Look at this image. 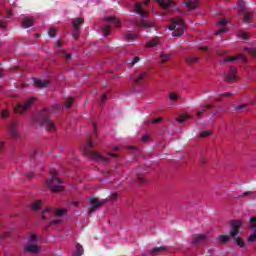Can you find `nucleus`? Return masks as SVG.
I'll return each mask as SVG.
<instances>
[{"label": "nucleus", "mask_w": 256, "mask_h": 256, "mask_svg": "<svg viewBox=\"0 0 256 256\" xmlns=\"http://www.w3.org/2000/svg\"><path fill=\"white\" fill-rule=\"evenodd\" d=\"M102 33L103 35H105V37H107V35H110L111 33V26L109 25H105L102 27Z\"/></svg>", "instance_id": "393cba45"}, {"label": "nucleus", "mask_w": 256, "mask_h": 256, "mask_svg": "<svg viewBox=\"0 0 256 256\" xmlns=\"http://www.w3.org/2000/svg\"><path fill=\"white\" fill-rule=\"evenodd\" d=\"M167 247L161 246V247H155L150 251V254L155 255L156 253H161V251H166Z\"/></svg>", "instance_id": "4be33fe9"}, {"label": "nucleus", "mask_w": 256, "mask_h": 256, "mask_svg": "<svg viewBox=\"0 0 256 256\" xmlns=\"http://www.w3.org/2000/svg\"><path fill=\"white\" fill-rule=\"evenodd\" d=\"M161 121H163V118L159 117V118L153 119L151 121H148L147 123H153L154 125H157V124L161 123Z\"/></svg>", "instance_id": "ea45409f"}, {"label": "nucleus", "mask_w": 256, "mask_h": 256, "mask_svg": "<svg viewBox=\"0 0 256 256\" xmlns=\"http://www.w3.org/2000/svg\"><path fill=\"white\" fill-rule=\"evenodd\" d=\"M9 114H10V112L8 109L2 110L0 113V115L3 119H7V117H9Z\"/></svg>", "instance_id": "e433bc0d"}, {"label": "nucleus", "mask_w": 256, "mask_h": 256, "mask_svg": "<svg viewBox=\"0 0 256 256\" xmlns=\"http://www.w3.org/2000/svg\"><path fill=\"white\" fill-rule=\"evenodd\" d=\"M143 79H145V73H139L138 77L134 81L137 85H139Z\"/></svg>", "instance_id": "c756f323"}, {"label": "nucleus", "mask_w": 256, "mask_h": 256, "mask_svg": "<svg viewBox=\"0 0 256 256\" xmlns=\"http://www.w3.org/2000/svg\"><path fill=\"white\" fill-rule=\"evenodd\" d=\"M106 101H107V96L106 95L102 96V104L105 103Z\"/></svg>", "instance_id": "774afa93"}, {"label": "nucleus", "mask_w": 256, "mask_h": 256, "mask_svg": "<svg viewBox=\"0 0 256 256\" xmlns=\"http://www.w3.org/2000/svg\"><path fill=\"white\" fill-rule=\"evenodd\" d=\"M199 57H193V56H186L185 61L187 65H195V63H199Z\"/></svg>", "instance_id": "6ab92c4d"}, {"label": "nucleus", "mask_w": 256, "mask_h": 256, "mask_svg": "<svg viewBox=\"0 0 256 256\" xmlns=\"http://www.w3.org/2000/svg\"><path fill=\"white\" fill-rule=\"evenodd\" d=\"M34 84L36 87H41L42 89H45V87H48L49 80H40V79H34Z\"/></svg>", "instance_id": "dca6fc26"}, {"label": "nucleus", "mask_w": 256, "mask_h": 256, "mask_svg": "<svg viewBox=\"0 0 256 256\" xmlns=\"http://www.w3.org/2000/svg\"><path fill=\"white\" fill-rule=\"evenodd\" d=\"M157 45H159V41L151 40L150 42H148L147 47H157Z\"/></svg>", "instance_id": "4c0bfd02"}, {"label": "nucleus", "mask_w": 256, "mask_h": 256, "mask_svg": "<svg viewBox=\"0 0 256 256\" xmlns=\"http://www.w3.org/2000/svg\"><path fill=\"white\" fill-rule=\"evenodd\" d=\"M7 237H9L8 232L0 233V239H7Z\"/></svg>", "instance_id": "603ef678"}, {"label": "nucleus", "mask_w": 256, "mask_h": 256, "mask_svg": "<svg viewBox=\"0 0 256 256\" xmlns=\"http://www.w3.org/2000/svg\"><path fill=\"white\" fill-rule=\"evenodd\" d=\"M54 47H63V42L57 41V43L54 44Z\"/></svg>", "instance_id": "4d7b16f0"}, {"label": "nucleus", "mask_w": 256, "mask_h": 256, "mask_svg": "<svg viewBox=\"0 0 256 256\" xmlns=\"http://www.w3.org/2000/svg\"><path fill=\"white\" fill-rule=\"evenodd\" d=\"M41 203H42L41 200L34 202L31 206L32 211H39L41 209Z\"/></svg>", "instance_id": "b1692460"}, {"label": "nucleus", "mask_w": 256, "mask_h": 256, "mask_svg": "<svg viewBox=\"0 0 256 256\" xmlns=\"http://www.w3.org/2000/svg\"><path fill=\"white\" fill-rule=\"evenodd\" d=\"M126 39H130L131 41H133V39H137V35L128 33L126 34Z\"/></svg>", "instance_id": "49530a36"}, {"label": "nucleus", "mask_w": 256, "mask_h": 256, "mask_svg": "<svg viewBox=\"0 0 256 256\" xmlns=\"http://www.w3.org/2000/svg\"><path fill=\"white\" fill-rule=\"evenodd\" d=\"M30 241H32V242L37 241V236H35V234L31 235L30 236Z\"/></svg>", "instance_id": "13d9d810"}, {"label": "nucleus", "mask_w": 256, "mask_h": 256, "mask_svg": "<svg viewBox=\"0 0 256 256\" xmlns=\"http://www.w3.org/2000/svg\"><path fill=\"white\" fill-rule=\"evenodd\" d=\"M228 21L227 19H221L219 22H218V25H223L225 27V25H227Z\"/></svg>", "instance_id": "864d4df0"}, {"label": "nucleus", "mask_w": 256, "mask_h": 256, "mask_svg": "<svg viewBox=\"0 0 256 256\" xmlns=\"http://www.w3.org/2000/svg\"><path fill=\"white\" fill-rule=\"evenodd\" d=\"M73 38L79 39V29H74Z\"/></svg>", "instance_id": "3c124183"}, {"label": "nucleus", "mask_w": 256, "mask_h": 256, "mask_svg": "<svg viewBox=\"0 0 256 256\" xmlns=\"http://www.w3.org/2000/svg\"><path fill=\"white\" fill-rule=\"evenodd\" d=\"M6 17H7L8 19H9L10 17H13V12H12L11 10H9V11L7 12Z\"/></svg>", "instance_id": "680f3d73"}, {"label": "nucleus", "mask_w": 256, "mask_h": 256, "mask_svg": "<svg viewBox=\"0 0 256 256\" xmlns=\"http://www.w3.org/2000/svg\"><path fill=\"white\" fill-rule=\"evenodd\" d=\"M85 23V20L83 18H76L74 20H72V25H73V28L76 29H79V27H81L83 24Z\"/></svg>", "instance_id": "f3484780"}, {"label": "nucleus", "mask_w": 256, "mask_h": 256, "mask_svg": "<svg viewBox=\"0 0 256 256\" xmlns=\"http://www.w3.org/2000/svg\"><path fill=\"white\" fill-rule=\"evenodd\" d=\"M118 197H119V193L118 192H114L111 195L110 199H111V201H117Z\"/></svg>", "instance_id": "09e8293b"}, {"label": "nucleus", "mask_w": 256, "mask_h": 256, "mask_svg": "<svg viewBox=\"0 0 256 256\" xmlns=\"http://www.w3.org/2000/svg\"><path fill=\"white\" fill-rule=\"evenodd\" d=\"M47 213H51V208H46L43 212H42V219H47Z\"/></svg>", "instance_id": "79ce46f5"}, {"label": "nucleus", "mask_w": 256, "mask_h": 256, "mask_svg": "<svg viewBox=\"0 0 256 256\" xmlns=\"http://www.w3.org/2000/svg\"><path fill=\"white\" fill-rule=\"evenodd\" d=\"M191 116L188 114H183L180 117L176 118V121H178V123H181L182 125L185 124V119H190Z\"/></svg>", "instance_id": "5701e85b"}, {"label": "nucleus", "mask_w": 256, "mask_h": 256, "mask_svg": "<svg viewBox=\"0 0 256 256\" xmlns=\"http://www.w3.org/2000/svg\"><path fill=\"white\" fill-rule=\"evenodd\" d=\"M238 7H239V11H241V13H244V11L246 9L245 2L240 1L238 4Z\"/></svg>", "instance_id": "58836bf2"}, {"label": "nucleus", "mask_w": 256, "mask_h": 256, "mask_svg": "<svg viewBox=\"0 0 256 256\" xmlns=\"http://www.w3.org/2000/svg\"><path fill=\"white\" fill-rule=\"evenodd\" d=\"M3 147H5V142H0V152L3 153Z\"/></svg>", "instance_id": "e2e57ef3"}, {"label": "nucleus", "mask_w": 256, "mask_h": 256, "mask_svg": "<svg viewBox=\"0 0 256 256\" xmlns=\"http://www.w3.org/2000/svg\"><path fill=\"white\" fill-rule=\"evenodd\" d=\"M48 35H49V37H55V35H57V29L50 28Z\"/></svg>", "instance_id": "a19ab883"}, {"label": "nucleus", "mask_w": 256, "mask_h": 256, "mask_svg": "<svg viewBox=\"0 0 256 256\" xmlns=\"http://www.w3.org/2000/svg\"><path fill=\"white\" fill-rule=\"evenodd\" d=\"M33 23H35V18L31 16H25L22 21V25L24 29H29V27H33Z\"/></svg>", "instance_id": "4468645a"}, {"label": "nucleus", "mask_w": 256, "mask_h": 256, "mask_svg": "<svg viewBox=\"0 0 256 256\" xmlns=\"http://www.w3.org/2000/svg\"><path fill=\"white\" fill-rule=\"evenodd\" d=\"M248 104H240L238 106L235 107V111L237 113H243V109H245L247 107Z\"/></svg>", "instance_id": "c85d7f7f"}, {"label": "nucleus", "mask_w": 256, "mask_h": 256, "mask_svg": "<svg viewBox=\"0 0 256 256\" xmlns=\"http://www.w3.org/2000/svg\"><path fill=\"white\" fill-rule=\"evenodd\" d=\"M51 178L46 180V185L54 193H59L63 191V180L57 177V172H50Z\"/></svg>", "instance_id": "423d86ee"}, {"label": "nucleus", "mask_w": 256, "mask_h": 256, "mask_svg": "<svg viewBox=\"0 0 256 256\" xmlns=\"http://www.w3.org/2000/svg\"><path fill=\"white\" fill-rule=\"evenodd\" d=\"M105 203H107V200L99 201L97 198H90L89 205L91 209L89 210L88 214L92 215V213H95V211H97L99 207H102V205H105Z\"/></svg>", "instance_id": "0eeeda50"}, {"label": "nucleus", "mask_w": 256, "mask_h": 256, "mask_svg": "<svg viewBox=\"0 0 256 256\" xmlns=\"http://www.w3.org/2000/svg\"><path fill=\"white\" fill-rule=\"evenodd\" d=\"M196 116H198V117H203V112H202V110L199 111V112H197V113H196Z\"/></svg>", "instance_id": "338daca9"}, {"label": "nucleus", "mask_w": 256, "mask_h": 256, "mask_svg": "<svg viewBox=\"0 0 256 256\" xmlns=\"http://www.w3.org/2000/svg\"><path fill=\"white\" fill-rule=\"evenodd\" d=\"M142 141H143V143H147V141H149V135H143Z\"/></svg>", "instance_id": "6e6d98bb"}, {"label": "nucleus", "mask_w": 256, "mask_h": 256, "mask_svg": "<svg viewBox=\"0 0 256 256\" xmlns=\"http://www.w3.org/2000/svg\"><path fill=\"white\" fill-rule=\"evenodd\" d=\"M250 21H251V13H249V12L245 13L244 18H243V22L247 24V23H250Z\"/></svg>", "instance_id": "f704fd0d"}, {"label": "nucleus", "mask_w": 256, "mask_h": 256, "mask_svg": "<svg viewBox=\"0 0 256 256\" xmlns=\"http://www.w3.org/2000/svg\"><path fill=\"white\" fill-rule=\"evenodd\" d=\"M66 61H71V59L73 58V56L71 54H67V52L62 51Z\"/></svg>", "instance_id": "de8ad7c7"}, {"label": "nucleus", "mask_w": 256, "mask_h": 256, "mask_svg": "<svg viewBox=\"0 0 256 256\" xmlns=\"http://www.w3.org/2000/svg\"><path fill=\"white\" fill-rule=\"evenodd\" d=\"M169 57H171V55H169V54H161L160 55V59H161V61H160V63L161 64H165V63H167V59H169Z\"/></svg>", "instance_id": "cd10ccee"}, {"label": "nucleus", "mask_w": 256, "mask_h": 256, "mask_svg": "<svg viewBox=\"0 0 256 256\" xmlns=\"http://www.w3.org/2000/svg\"><path fill=\"white\" fill-rule=\"evenodd\" d=\"M232 95H233V93H231V92H225V93L220 94V97H231Z\"/></svg>", "instance_id": "5fc2aeb1"}, {"label": "nucleus", "mask_w": 256, "mask_h": 256, "mask_svg": "<svg viewBox=\"0 0 256 256\" xmlns=\"http://www.w3.org/2000/svg\"><path fill=\"white\" fill-rule=\"evenodd\" d=\"M81 255H83V246L81 244H77L75 256H81Z\"/></svg>", "instance_id": "bb28decb"}, {"label": "nucleus", "mask_w": 256, "mask_h": 256, "mask_svg": "<svg viewBox=\"0 0 256 256\" xmlns=\"http://www.w3.org/2000/svg\"><path fill=\"white\" fill-rule=\"evenodd\" d=\"M9 132L12 139H19V124L17 122H11L9 124Z\"/></svg>", "instance_id": "9d476101"}, {"label": "nucleus", "mask_w": 256, "mask_h": 256, "mask_svg": "<svg viewBox=\"0 0 256 256\" xmlns=\"http://www.w3.org/2000/svg\"><path fill=\"white\" fill-rule=\"evenodd\" d=\"M200 51H209V48L207 46H202L199 48Z\"/></svg>", "instance_id": "052dcab7"}, {"label": "nucleus", "mask_w": 256, "mask_h": 256, "mask_svg": "<svg viewBox=\"0 0 256 256\" xmlns=\"http://www.w3.org/2000/svg\"><path fill=\"white\" fill-rule=\"evenodd\" d=\"M185 27V21H183V19H181L180 17H176L172 20V23L169 26V30L173 31V37H181L183 33H185Z\"/></svg>", "instance_id": "39448f33"}, {"label": "nucleus", "mask_w": 256, "mask_h": 256, "mask_svg": "<svg viewBox=\"0 0 256 256\" xmlns=\"http://www.w3.org/2000/svg\"><path fill=\"white\" fill-rule=\"evenodd\" d=\"M156 2L163 7V9H171V7H175V2L173 0H156Z\"/></svg>", "instance_id": "ddd939ff"}, {"label": "nucleus", "mask_w": 256, "mask_h": 256, "mask_svg": "<svg viewBox=\"0 0 256 256\" xmlns=\"http://www.w3.org/2000/svg\"><path fill=\"white\" fill-rule=\"evenodd\" d=\"M56 217H63V215H67V210L65 209H56L55 210Z\"/></svg>", "instance_id": "a878e982"}, {"label": "nucleus", "mask_w": 256, "mask_h": 256, "mask_svg": "<svg viewBox=\"0 0 256 256\" xmlns=\"http://www.w3.org/2000/svg\"><path fill=\"white\" fill-rule=\"evenodd\" d=\"M230 227L231 230L229 232L230 237L235 241L236 245L238 247H245V242L239 237V229L243 227V221L242 220H232L230 221Z\"/></svg>", "instance_id": "20e7f679"}, {"label": "nucleus", "mask_w": 256, "mask_h": 256, "mask_svg": "<svg viewBox=\"0 0 256 256\" xmlns=\"http://www.w3.org/2000/svg\"><path fill=\"white\" fill-rule=\"evenodd\" d=\"M93 147V139L91 137L88 138L86 147L83 149V153L86 157L97 161L98 163H102V165H107L109 163V158L104 157L103 155L99 154L97 151L91 150Z\"/></svg>", "instance_id": "7ed1b4c3"}, {"label": "nucleus", "mask_w": 256, "mask_h": 256, "mask_svg": "<svg viewBox=\"0 0 256 256\" xmlns=\"http://www.w3.org/2000/svg\"><path fill=\"white\" fill-rule=\"evenodd\" d=\"M59 223H61V220H59V219L52 220V221H50L49 226H51V225H59Z\"/></svg>", "instance_id": "8fccbe9b"}, {"label": "nucleus", "mask_w": 256, "mask_h": 256, "mask_svg": "<svg viewBox=\"0 0 256 256\" xmlns=\"http://www.w3.org/2000/svg\"><path fill=\"white\" fill-rule=\"evenodd\" d=\"M137 181L140 185H144V183H147V180L143 177V175H137Z\"/></svg>", "instance_id": "72a5a7b5"}, {"label": "nucleus", "mask_w": 256, "mask_h": 256, "mask_svg": "<svg viewBox=\"0 0 256 256\" xmlns=\"http://www.w3.org/2000/svg\"><path fill=\"white\" fill-rule=\"evenodd\" d=\"M233 79H237V70H235V68H230L229 72L225 74L224 81L231 83Z\"/></svg>", "instance_id": "f8f14e48"}, {"label": "nucleus", "mask_w": 256, "mask_h": 256, "mask_svg": "<svg viewBox=\"0 0 256 256\" xmlns=\"http://www.w3.org/2000/svg\"><path fill=\"white\" fill-rule=\"evenodd\" d=\"M73 103H75V98L70 97V98H68V99L66 100V105H65V107H66L67 109H69V108H71V106L73 105Z\"/></svg>", "instance_id": "7c9ffc66"}, {"label": "nucleus", "mask_w": 256, "mask_h": 256, "mask_svg": "<svg viewBox=\"0 0 256 256\" xmlns=\"http://www.w3.org/2000/svg\"><path fill=\"white\" fill-rule=\"evenodd\" d=\"M253 192L247 191L242 194V197H247L248 195H251Z\"/></svg>", "instance_id": "bf43d9fd"}, {"label": "nucleus", "mask_w": 256, "mask_h": 256, "mask_svg": "<svg viewBox=\"0 0 256 256\" xmlns=\"http://www.w3.org/2000/svg\"><path fill=\"white\" fill-rule=\"evenodd\" d=\"M0 27H2L3 29H5L7 27V23L5 22H0Z\"/></svg>", "instance_id": "0e129e2a"}, {"label": "nucleus", "mask_w": 256, "mask_h": 256, "mask_svg": "<svg viewBox=\"0 0 256 256\" xmlns=\"http://www.w3.org/2000/svg\"><path fill=\"white\" fill-rule=\"evenodd\" d=\"M35 101V98H29L28 100H26L23 104H18L15 108L14 111L15 113H25V111H27V109H29V107H31V105H33V102Z\"/></svg>", "instance_id": "6e6552de"}, {"label": "nucleus", "mask_w": 256, "mask_h": 256, "mask_svg": "<svg viewBox=\"0 0 256 256\" xmlns=\"http://www.w3.org/2000/svg\"><path fill=\"white\" fill-rule=\"evenodd\" d=\"M239 60L242 61V63H247V58L243 54H238L236 56H228L225 58L224 63H233Z\"/></svg>", "instance_id": "9b49d317"}, {"label": "nucleus", "mask_w": 256, "mask_h": 256, "mask_svg": "<svg viewBox=\"0 0 256 256\" xmlns=\"http://www.w3.org/2000/svg\"><path fill=\"white\" fill-rule=\"evenodd\" d=\"M212 133H213L212 131L206 130V131H203L202 133H200L199 137L201 139H205V138L209 137V135H211Z\"/></svg>", "instance_id": "2f4dec72"}, {"label": "nucleus", "mask_w": 256, "mask_h": 256, "mask_svg": "<svg viewBox=\"0 0 256 256\" xmlns=\"http://www.w3.org/2000/svg\"><path fill=\"white\" fill-rule=\"evenodd\" d=\"M209 109H213V105L207 104L200 107V110L202 113H206V111H209Z\"/></svg>", "instance_id": "473e14b6"}, {"label": "nucleus", "mask_w": 256, "mask_h": 256, "mask_svg": "<svg viewBox=\"0 0 256 256\" xmlns=\"http://www.w3.org/2000/svg\"><path fill=\"white\" fill-rule=\"evenodd\" d=\"M227 31V28L222 27L220 30L216 31L214 35H223Z\"/></svg>", "instance_id": "c03bdc74"}, {"label": "nucleus", "mask_w": 256, "mask_h": 256, "mask_svg": "<svg viewBox=\"0 0 256 256\" xmlns=\"http://www.w3.org/2000/svg\"><path fill=\"white\" fill-rule=\"evenodd\" d=\"M240 37H241V39H243V41H249L250 35L247 32H241Z\"/></svg>", "instance_id": "c9c22d12"}, {"label": "nucleus", "mask_w": 256, "mask_h": 256, "mask_svg": "<svg viewBox=\"0 0 256 256\" xmlns=\"http://www.w3.org/2000/svg\"><path fill=\"white\" fill-rule=\"evenodd\" d=\"M209 241V234H196L192 239V245H203Z\"/></svg>", "instance_id": "1a4fd4ad"}, {"label": "nucleus", "mask_w": 256, "mask_h": 256, "mask_svg": "<svg viewBox=\"0 0 256 256\" xmlns=\"http://www.w3.org/2000/svg\"><path fill=\"white\" fill-rule=\"evenodd\" d=\"M229 236H227V235H219V236H217V238H216V241L218 242V243H229Z\"/></svg>", "instance_id": "aec40b11"}, {"label": "nucleus", "mask_w": 256, "mask_h": 256, "mask_svg": "<svg viewBox=\"0 0 256 256\" xmlns=\"http://www.w3.org/2000/svg\"><path fill=\"white\" fill-rule=\"evenodd\" d=\"M141 61V58L139 56L134 57V59L130 62L131 65H137Z\"/></svg>", "instance_id": "a18cd8bd"}, {"label": "nucleus", "mask_w": 256, "mask_h": 256, "mask_svg": "<svg viewBox=\"0 0 256 256\" xmlns=\"http://www.w3.org/2000/svg\"><path fill=\"white\" fill-rule=\"evenodd\" d=\"M169 99H170L171 101H179V96H177V94H175V93H171V94L169 95Z\"/></svg>", "instance_id": "37998d69"}, {"label": "nucleus", "mask_w": 256, "mask_h": 256, "mask_svg": "<svg viewBox=\"0 0 256 256\" xmlns=\"http://www.w3.org/2000/svg\"><path fill=\"white\" fill-rule=\"evenodd\" d=\"M24 251L26 253H39V247L37 245L30 244L24 248Z\"/></svg>", "instance_id": "2eb2a0df"}, {"label": "nucleus", "mask_w": 256, "mask_h": 256, "mask_svg": "<svg viewBox=\"0 0 256 256\" xmlns=\"http://www.w3.org/2000/svg\"><path fill=\"white\" fill-rule=\"evenodd\" d=\"M51 113H53V107L44 108L34 117V123H38V125L43 127L48 133H55L57 128L50 118Z\"/></svg>", "instance_id": "f257e3e1"}, {"label": "nucleus", "mask_w": 256, "mask_h": 256, "mask_svg": "<svg viewBox=\"0 0 256 256\" xmlns=\"http://www.w3.org/2000/svg\"><path fill=\"white\" fill-rule=\"evenodd\" d=\"M106 21H108V23H114L116 27H121V21L115 16H107Z\"/></svg>", "instance_id": "a211bd4d"}, {"label": "nucleus", "mask_w": 256, "mask_h": 256, "mask_svg": "<svg viewBox=\"0 0 256 256\" xmlns=\"http://www.w3.org/2000/svg\"><path fill=\"white\" fill-rule=\"evenodd\" d=\"M135 13L137 15H140L142 18H136L132 21L133 25L136 27H143L144 29H151L155 27V23L146 20L147 19V11L143 10V4L142 3H137L135 5Z\"/></svg>", "instance_id": "f03ea898"}, {"label": "nucleus", "mask_w": 256, "mask_h": 256, "mask_svg": "<svg viewBox=\"0 0 256 256\" xmlns=\"http://www.w3.org/2000/svg\"><path fill=\"white\" fill-rule=\"evenodd\" d=\"M185 5L188 7V9H197V1L187 0Z\"/></svg>", "instance_id": "412c9836"}, {"label": "nucleus", "mask_w": 256, "mask_h": 256, "mask_svg": "<svg viewBox=\"0 0 256 256\" xmlns=\"http://www.w3.org/2000/svg\"><path fill=\"white\" fill-rule=\"evenodd\" d=\"M250 223L255 224L256 223V217H251L250 218Z\"/></svg>", "instance_id": "69168bd1"}]
</instances>
